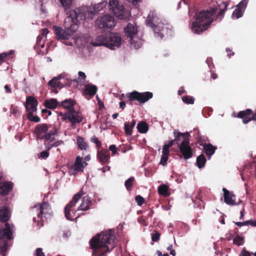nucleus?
I'll return each instance as SVG.
<instances>
[{
    "label": "nucleus",
    "instance_id": "nucleus-1",
    "mask_svg": "<svg viewBox=\"0 0 256 256\" xmlns=\"http://www.w3.org/2000/svg\"><path fill=\"white\" fill-rule=\"evenodd\" d=\"M86 18V14L80 8H76L70 11V14L64 21V29L56 26H54L57 39L68 40V42H64L67 46H72L74 44L78 46H84L85 42L83 36H79L76 38L72 36V35L78 30V22L83 20Z\"/></svg>",
    "mask_w": 256,
    "mask_h": 256
},
{
    "label": "nucleus",
    "instance_id": "nucleus-2",
    "mask_svg": "<svg viewBox=\"0 0 256 256\" xmlns=\"http://www.w3.org/2000/svg\"><path fill=\"white\" fill-rule=\"evenodd\" d=\"M114 236L112 230H108L98 234L90 241V248L96 256H105L114 247Z\"/></svg>",
    "mask_w": 256,
    "mask_h": 256
},
{
    "label": "nucleus",
    "instance_id": "nucleus-3",
    "mask_svg": "<svg viewBox=\"0 0 256 256\" xmlns=\"http://www.w3.org/2000/svg\"><path fill=\"white\" fill-rule=\"evenodd\" d=\"M214 12V10H211L210 11H202L197 14L196 20L193 22L192 26V32L199 34L206 30L213 21L212 16Z\"/></svg>",
    "mask_w": 256,
    "mask_h": 256
},
{
    "label": "nucleus",
    "instance_id": "nucleus-4",
    "mask_svg": "<svg viewBox=\"0 0 256 256\" xmlns=\"http://www.w3.org/2000/svg\"><path fill=\"white\" fill-rule=\"evenodd\" d=\"M148 26L152 27L157 37L162 38L168 32V29L166 24L156 15L155 12H151L148 16L146 21Z\"/></svg>",
    "mask_w": 256,
    "mask_h": 256
},
{
    "label": "nucleus",
    "instance_id": "nucleus-5",
    "mask_svg": "<svg viewBox=\"0 0 256 256\" xmlns=\"http://www.w3.org/2000/svg\"><path fill=\"white\" fill-rule=\"evenodd\" d=\"M60 123L58 122L55 123L52 129L49 132L46 133L42 137L44 139V144L46 148L50 150L52 147H57L64 144V141L62 140H56L55 138H52V136L55 135L58 131L60 127Z\"/></svg>",
    "mask_w": 256,
    "mask_h": 256
},
{
    "label": "nucleus",
    "instance_id": "nucleus-6",
    "mask_svg": "<svg viewBox=\"0 0 256 256\" xmlns=\"http://www.w3.org/2000/svg\"><path fill=\"white\" fill-rule=\"evenodd\" d=\"M14 226L6 222L0 230V253L5 252L8 248V241L12 238Z\"/></svg>",
    "mask_w": 256,
    "mask_h": 256
},
{
    "label": "nucleus",
    "instance_id": "nucleus-7",
    "mask_svg": "<svg viewBox=\"0 0 256 256\" xmlns=\"http://www.w3.org/2000/svg\"><path fill=\"white\" fill-rule=\"evenodd\" d=\"M84 117L82 114L74 110H68L64 114L62 120H68L70 123V126L74 129L82 122Z\"/></svg>",
    "mask_w": 256,
    "mask_h": 256
},
{
    "label": "nucleus",
    "instance_id": "nucleus-8",
    "mask_svg": "<svg viewBox=\"0 0 256 256\" xmlns=\"http://www.w3.org/2000/svg\"><path fill=\"white\" fill-rule=\"evenodd\" d=\"M116 24L114 18L110 14L101 16L96 22V26L102 29H112Z\"/></svg>",
    "mask_w": 256,
    "mask_h": 256
},
{
    "label": "nucleus",
    "instance_id": "nucleus-9",
    "mask_svg": "<svg viewBox=\"0 0 256 256\" xmlns=\"http://www.w3.org/2000/svg\"><path fill=\"white\" fill-rule=\"evenodd\" d=\"M110 10L119 19H122L125 13L123 4L118 0H110L108 4Z\"/></svg>",
    "mask_w": 256,
    "mask_h": 256
},
{
    "label": "nucleus",
    "instance_id": "nucleus-10",
    "mask_svg": "<svg viewBox=\"0 0 256 256\" xmlns=\"http://www.w3.org/2000/svg\"><path fill=\"white\" fill-rule=\"evenodd\" d=\"M122 38L117 34L111 33L107 36L106 47L111 50H116L120 47L122 44Z\"/></svg>",
    "mask_w": 256,
    "mask_h": 256
},
{
    "label": "nucleus",
    "instance_id": "nucleus-11",
    "mask_svg": "<svg viewBox=\"0 0 256 256\" xmlns=\"http://www.w3.org/2000/svg\"><path fill=\"white\" fill-rule=\"evenodd\" d=\"M152 93L149 92H138L136 91L130 93L128 98L130 100H136L141 103H144L152 98Z\"/></svg>",
    "mask_w": 256,
    "mask_h": 256
},
{
    "label": "nucleus",
    "instance_id": "nucleus-12",
    "mask_svg": "<svg viewBox=\"0 0 256 256\" xmlns=\"http://www.w3.org/2000/svg\"><path fill=\"white\" fill-rule=\"evenodd\" d=\"M79 199L80 194H75L73 197L72 200L66 206L64 210L65 216L68 220H72L74 216H75V213L77 210H75L72 208Z\"/></svg>",
    "mask_w": 256,
    "mask_h": 256
},
{
    "label": "nucleus",
    "instance_id": "nucleus-13",
    "mask_svg": "<svg viewBox=\"0 0 256 256\" xmlns=\"http://www.w3.org/2000/svg\"><path fill=\"white\" fill-rule=\"evenodd\" d=\"M189 144V140H184L178 144L180 150L185 160L190 158L193 154L192 148Z\"/></svg>",
    "mask_w": 256,
    "mask_h": 256
},
{
    "label": "nucleus",
    "instance_id": "nucleus-14",
    "mask_svg": "<svg viewBox=\"0 0 256 256\" xmlns=\"http://www.w3.org/2000/svg\"><path fill=\"white\" fill-rule=\"evenodd\" d=\"M87 163L86 162H82V158L80 156L76 158L74 164L72 167L70 172L72 174L75 175L77 172H82L84 168L86 166Z\"/></svg>",
    "mask_w": 256,
    "mask_h": 256
},
{
    "label": "nucleus",
    "instance_id": "nucleus-15",
    "mask_svg": "<svg viewBox=\"0 0 256 256\" xmlns=\"http://www.w3.org/2000/svg\"><path fill=\"white\" fill-rule=\"evenodd\" d=\"M224 202L228 205L235 206L239 204L241 201L236 202V196L232 192L228 190L226 188H222Z\"/></svg>",
    "mask_w": 256,
    "mask_h": 256
},
{
    "label": "nucleus",
    "instance_id": "nucleus-16",
    "mask_svg": "<svg viewBox=\"0 0 256 256\" xmlns=\"http://www.w3.org/2000/svg\"><path fill=\"white\" fill-rule=\"evenodd\" d=\"M248 3V0H242L238 4L236 8L233 12L232 16L236 18H238L242 16Z\"/></svg>",
    "mask_w": 256,
    "mask_h": 256
},
{
    "label": "nucleus",
    "instance_id": "nucleus-17",
    "mask_svg": "<svg viewBox=\"0 0 256 256\" xmlns=\"http://www.w3.org/2000/svg\"><path fill=\"white\" fill-rule=\"evenodd\" d=\"M49 204L48 202H42L41 204L36 205L32 208L33 213H36L38 219H41L42 215L44 213V211L48 209Z\"/></svg>",
    "mask_w": 256,
    "mask_h": 256
},
{
    "label": "nucleus",
    "instance_id": "nucleus-18",
    "mask_svg": "<svg viewBox=\"0 0 256 256\" xmlns=\"http://www.w3.org/2000/svg\"><path fill=\"white\" fill-rule=\"evenodd\" d=\"M26 108L28 112H34L37 110V100L32 96H28L26 100Z\"/></svg>",
    "mask_w": 256,
    "mask_h": 256
},
{
    "label": "nucleus",
    "instance_id": "nucleus-19",
    "mask_svg": "<svg viewBox=\"0 0 256 256\" xmlns=\"http://www.w3.org/2000/svg\"><path fill=\"white\" fill-rule=\"evenodd\" d=\"M11 212L10 210L6 206L0 207V221L6 222L10 218Z\"/></svg>",
    "mask_w": 256,
    "mask_h": 256
},
{
    "label": "nucleus",
    "instance_id": "nucleus-20",
    "mask_svg": "<svg viewBox=\"0 0 256 256\" xmlns=\"http://www.w3.org/2000/svg\"><path fill=\"white\" fill-rule=\"evenodd\" d=\"M124 32L126 36L132 38L136 36L138 32L137 27L134 24L129 23L125 28Z\"/></svg>",
    "mask_w": 256,
    "mask_h": 256
},
{
    "label": "nucleus",
    "instance_id": "nucleus-21",
    "mask_svg": "<svg viewBox=\"0 0 256 256\" xmlns=\"http://www.w3.org/2000/svg\"><path fill=\"white\" fill-rule=\"evenodd\" d=\"M252 111L248 109L246 111H241L238 114V116L242 119L244 124H247L252 120Z\"/></svg>",
    "mask_w": 256,
    "mask_h": 256
},
{
    "label": "nucleus",
    "instance_id": "nucleus-22",
    "mask_svg": "<svg viewBox=\"0 0 256 256\" xmlns=\"http://www.w3.org/2000/svg\"><path fill=\"white\" fill-rule=\"evenodd\" d=\"M110 155L109 151L107 150L104 149L98 152L97 157L101 163L105 164L108 162Z\"/></svg>",
    "mask_w": 256,
    "mask_h": 256
},
{
    "label": "nucleus",
    "instance_id": "nucleus-23",
    "mask_svg": "<svg viewBox=\"0 0 256 256\" xmlns=\"http://www.w3.org/2000/svg\"><path fill=\"white\" fill-rule=\"evenodd\" d=\"M107 36L108 34L98 36L91 42V44L94 46H104L106 47Z\"/></svg>",
    "mask_w": 256,
    "mask_h": 256
},
{
    "label": "nucleus",
    "instance_id": "nucleus-24",
    "mask_svg": "<svg viewBox=\"0 0 256 256\" xmlns=\"http://www.w3.org/2000/svg\"><path fill=\"white\" fill-rule=\"evenodd\" d=\"M107 36L108 34L98 36L91 42V44L94 46H104L106 47Z\"/></svg>",
    "mask_w": 256,
    "mask_h": 256
},
{
    "label": "nucleus",
    "instance_id": "nucleus-25",
    "mask_svg": "<svg viewBox=\"0 0 256 256\" xmlns=\"http://www.w3.org/2000/svg\"><path fill=\"white\" fill-rule=\"evenodd\" d=\"M92 200L88 196H84L76 210H87L89 209Z\"/></svg>",
    "mask_w": 256,
    "mask_h": 256
},
{
    "label": "nucleus",
    "instance_id": "nucleus-26",
    "mask_svg": "<svg viewBox=\"0 0 256 256\" xmlns=\"http://www.w3.org/2000/svg\"><path fill=\"white\" fill-rule=\"evenodd\" d=\"M12 188V184L10 182L0 183V194H7Z\"/></svg>",
    "mask_w": 256,
    "mask_h": 256
},
{
    "label": "nucleus",
    "instance_id": "nucleus-27",
    "mask_svg": "<svg viewBox=\"0 0 256 256\" xmlns=\"http://www.w3.org/2000/svg\"><path fill=\"white\" fill-rule=\"evenodd\" d=\"M174 134L175 136L174 140L177 144L178 142H183L184 140H189L188 138L189 134L188 132L182 133L175 130Z\"/></svg>",
    "mask_w": 256,
    "mask_h": 256
},
{
    "label": "nucleus",
    "instance_id": "nucleus-28",
    "mask_svg": "<svg viewBox=\"0 0 256 256\" xmlns=\"http://www.w3.org/2000/svg\"><path fill=\"white\" fill-rule=\"evenodd\" d=\"M62 78L61 76H59L58 78H54L48 82V85L54 88H61L63 86L62 82L60 80Z\"/></svg>",
    "mask_w": 256,
    "mask_h": 256
},
{
    "label": "nucleus",
    "instance_id": "nucleus-29",
    "mask_svg": "<svg viewBox=\"0 0 256 256\" xmlns=\"http://www.w3.org/2000/svg\"><path fill=\"white\" fill-rule=\"evenodd\" d=\"M130 44L132 48L138 49L140 48L142 44V40L140 38L136 36L130 38Z\"/></svg>",
    "mask_w": 256,
    "mask_h": 256
},
{
    "label": "nucleus",
    "instance_id": "nucleus-30",
    "mask_svg": "<svg viewBox=\"0 0 256 256\" xmlns=\"http://www.w3.org/2000/svg\"><path fill=\"white\" fill-rule=\"evenodd\" d=\"M62 4V6L64 8V12H66V14H68V10L71 8L72 5L73 0H58ZM70 10L69 12H70Z\"/></svg>",
    "mask_w": 256,
    "mask_h": 256
},
{
    "label": "nucleus",
    "instance_id": "nucleus-31",
    "mask_svg": "<svg viewBox=\"0 0 256 256\" xmlns=\"http://www.w3.org/2000/svg\"><path fill=\"white\" fill-rule=\"evenodd\" d=\"M76 104V102L71 98L66 99L61 102V105L65 108L68 110H74L72 106Z\"/></svg>",
    "mask_w": 256,
    "mask_h": 256
},
{
    "label": "nucleus",
    "instance_id": "nucleus-32",
    "mask_svg": "<svg viewBox=\"0 0 256 256\" xmlns=\"http://www.w3.org/2000/svg\"><path fill=\"white\" fill-rule=\"evenodd\" d=\"M44 104L48 108L54 109L58 106V102L56 99L50 98L45 100Z\"/></svg>",
    "mask_w": 256,
    "mask_h": 256
},
{
    "label": "nucleus",
    "instance_id": "nucleus-33",
    "mask_svg": "<svg viewBox=\"0 0 256 256\" xmlns=\"http://www.w3.org/2000/svg\"><path fill=\"white\" fill-rule=\"evenodd\" d=\"M49 128L50 127L48 126V124H40L36 126L35 131L38 134H42L43 133L46 132Z\"/></svg>",
    "mask_w": 256,
    "mask_h": 256
},
{
    "label": "nucleus",
    "instance_id": "nucleus-34",
    "mask_svg": "<svg viewBox=\"0 0 256 256\" xmlns=\"http://www.w3.org/2000/svg\"><path fill=\"white\" fill-rule=\"evenodd\" d=\"M204 150L206 155L210 159L211 156L214 153L216 148L214 147L210 144H206L204 147Z\"/></svg>",
    "mask_w": 256,
    "mask_h": 256
},
{
    "label": "nucleus",
    "instance_id": "nucleus-35",
    "mask_svg": "<svg viewBox=\"0 0 256 256\" xmlns=\"http://www.w3.org/2000/svg\"><path fill=\"white\" fill-rule=\"evenodd\" d=\"M85 91L87 94L93 96L96 92L97 88L94 85L86 84L85 86Z\"/></svg>",
    "mask_w": 256,
    "mask_h": 256
},
{
    "label": "nucleus",
    "instance_id": "nucleus-36",
    "mask_svg": "<svg viewBox=\"0 0 256 256\" xmlns=\"http://www.w3.org/2000/svg\"><path fill=\"white\" fill-rule=\"evenodd\" d=\"M77 144L79 148L81 150H86L88 148V144L84 141L82 138L80 136H77Z\"/></svg>",
    "mask_w": 256,
    "mask_h": 256
},
{
    "label": "nucleus",
    "instance_id": "nucleus-37",
    "mask_svg": "<svg viewBox=\"0 0 256 256\" xmlns=\"http://www.w3.org/2000/svg\"><path fill=\"white\" fill-rule=\"evenodd\" d=\"M137 128L140 133H146L148 132V124L144 122H139L137 125Z\"/></svg>",
    "mask_w": 256,
    "mask_h": 256
},
{
    "label": "nucleus",
    "instance_id": "nucleus-38",
    "mask_svg": "<svg viewBox=\"0 0 256 256\" xmlns=\"http://www.w3.org/2000/svg\"><path fill=\"white\" fill-rule=\"evenodd\" d=\"M169 152L170 151H166L165 150H162V156L160 162V164H162L164 166L166 165V162L168 158Z\"/></svg>",
    "mask_w": 256,
    "mask_h": 256
},
{
    "label": "nucleus",
    "instance_id": "nucleus-39",
    "mask_svg": "<svg viewBox=\"0 0 256 256\" xmlns=\"http://www.w3.org/2000/svg\"><path fill=\"white\" fill-rule=\"evenodd\" d=\"M134 178L131 176L124 182V186L127 190L130 191L132 189V187L134 184Z\"/></svg>",
    "mask_w": 256,
    "mask_h": 256
},
{
    "label": "nucleus",
    "instance_id": "nucleus-40",
    "mask_svg": "<svg viewBox=\"0 0 256 256\" xmlns=\"http://www.w3.org/2000/svg\"><path fill=\"white\" fill-rule=\"evenodd\" d=\"M106 4V1H103L101 2H100L98 4H96L93 6V12L94 14H96L101 10H102Z\"/></svg>",
    "mask_w": 256,
    "mask_h": 256
},
{
    "label": "nucleus",
    "instance_id": "nucleus-41",
    "mask_svg": "<svg viewBox=\"0 0 256 256\" xmlns=\"http://www.w3.org/2000/svg\"><path fill=\"white\" fill-rule=\"evenodd\" d=\"M206 162V160L204 154H200L196 158L197 166L200 168L204 166Z\"/></svg>",
    "mask_w": 256,
    "mask_h": 256
},
{
    "label": "nucleus",
    "instance_id": "nucleus-42",
    "mask_svg": "<svg viewBox=\"0 0 256 256\" xmlns=\"http://www.w3.org/2000/svg\"><path fill=\"white\" fill-rule=\"evenodd\" d=\"M158 192L160 194L164 196H168L169 193L168 192V188L166 185L162 184L158 186Z\"/></svg>",
    "mask_w": 256,
    "mask_h": 256
},
{
    "label": "nucleus",
    "instance_id": "nucleus-43",
    "mask_svg": "<svg viewBox=\"0 0 256 256\" xmlns=\"http://www.w3.org/2000/svg\"><path fill=\"white\" fill-rule=\"evenodd\" d=\"M233 241L234 244L238 246H241L244 244V238L239 236H236L234 238Z\"/></svg>",
    "mask_w": 256,
    "mask_h": 256
},
{
    "label": "nucleus",
    "instance_id": "nucleus-44",
    "mask_svg": "<svg viewBox=\"0 0 256 256\" xmlns=\"http://www.w3.org/2000/svg\"><path fill=\"white\" fill-rule=\"evenodd\" d=\"M182 101L187 104H193L194 98L192 96H184L182 98Z\"/></svg>",
    "mask_w": 256,
    "mask_h": 256
},
{
    "label": "nucleus",
    "instance_id": "nucleus-45",
    "mask_svg": "<svg viewBox=\"0 0 256 256\" xmlns=\"http://www.w3.org/2000/svg\"><path fill=\"white\" fill-rule=\"evenodd\" d=\"M14 53V51L13 50H10L8 52H3L0 54V63L4 61V59L8 56L13 54Z\"/></svg>",
    "mask_w": 256,
    "mask_h": 256
},
{
    "label": "nucleus",
    "instance_id": "nucleus-46",
    "mask_svg": "<svg viewBox=\"0 0 256 256\" xmlns=\"http://www.w3.org/2000/svg\"><path fill=\"white\" fill-rule=\"evenodd\" d=\"M28 118L32 122H38L40 121V118L38 116H35L32 114V112H28Z\"/></svg>",
    "mask_w": 256,
    "mask_h": 256
},
{
    "label": "nucleus",
    "instance_id": "nucleus-47",
    "mask_svg": "<svg viewBox=\"0 0 256 256\" xmlns=\"http://www.w3.org/2000/svg\"><path fill=\"white\" fill-rule=\"evenodd\" d=\"M46 150H44L40 153L38 158L41 159H46L48 158L49 156L48 150L47 148Z\"/></svg>",
    "mask_w": 256,
    "mask_h": 256
},
{
    "label": "nucleus",
    "instance_id": "nucleus-48",
    "mask_svg": "<svg viewBox=\"0 0 256 256\" xmlns=\"http://www.w3.org/2000/svg\"><path fill=\"white\" fill-rule=\"evenodd\" d=\"M132 127L130 126L128 123L124 124V130L126 133L128 135H130L132 134Z\"/></svg>",
    "mask_w": 256,
    "mask_h": 256
},
{
    "label": "nucleus",
    "instance_id": "nucleus-49",
    "mask_svg": "<svg viewBox=\"0 0 256 256\" xmlns=\"http://www.w3.org/2000/svg\"><path fill=\"white\" fill-rule=\"evenodd\" d=\"M135 200L138 206H142L144 202V199L140 196L138 195L136 196Z\"/></svg>",
    "mask_w": 256,
    "mask_h": 256
},
{
    "label": "nucleus",
    "instance_id": "nucleus-50",
    "mask_svg": "<svg viewBox=\"0 0 256 256\" xmlns=\"http://www.w3.org/2000/svg\"><path fill=\"white\" fill-rule=\"evenodd\" d=\"M48 30L47 28H43L42 30L41 36L38 37V41L40 40V38L46 37V34H48Z\"/></svg>",
    "mask_w": 256,
    "mask_h": 256
},
{
    "label": "nucleus",
    "instance_id": "nucleus-51",
    "mask_svg": "<svg viewBox=\"0 0 256 256\" xmlns=\"http://www.w3.org/2000/svg\"><path fill=\"white\" fill-rule=\"evenodd\" d=\"M174 142H176L174 140H170V142H169L168 144H165L162 150H165L166 151H170L169 150L170 147L172 146L174 144Z\"/></svg>",
    "mask_w": 256,
    "mask_h": 256
},
{
    "label": "nucleus",
    "instance_id": "nucleus-52",
    "mask_svg": "<svg viewBox=\"0 0 256 256\" xmlns=\"http://www.w3.org/2000/svg\"><path fill=\"white\" fill-rule=\"evenodd\" d=\"M160 238V234L158 232H156L154 234H152V240L153 242H156L158 241Z\"/></svg>",
    "mask_w": 256,
    "mask_h": 256
},
{
    "label": "nucleus",
    "instance_id": "nucleus-53",
    "mask_svg": "<svg viewBox=\"0 0 256 256\" xmlns=\"http://www.w3.org/2000/svg\"><path fill=\"white\" fill-rule=\"evenodd\" d=\"M252 254V252H250L245 250H242L240 254V256H252L251 254Z\"/></svg>",
    "mask_w": 256,
    "mask_h": 256
},
{
    "label": "nucleus",
    "instance_id": "nucleus-54",
    "mask_svg": "<svg viewBox=\"0 0 256 256\" xmlns=\"http://www.w3.org/2000/svg\"><path fill=\"white\" fill-rule=\"evenodd\" d=\"M36 256H45V254L42 251V248H38L36 250Z\"/></svg>",
    "mask_w": 256,
    "mask_h": 256
},
{
    "label": "nucleus",
    "instance_id": "nucleus-55",
    "mask_svg": "<svg viewBox=\"0 0 256 256\" xmlns=\"http://www.w3.org/2000/svg\"><path fill=\"white\" fill-rule=\"evenodd\" d=\"M109 150L112 152V154H115L117 152V148L115 145H111L109 147Z\"/></svg>",
    "mask_w": 256,
    "mask_h": 256
},
{
    "label": "nucleus",
    "instance_id": "nucleus-56",
    "mask_svg": "<svg viewBox=\"0 0 256 256\" xmlns=\"http://www.w3.org/2000/svg\"><path fill=\"white\" fill-rule=\"evenodd\" d=\"M246 225H250L252 226H256V220H246Z\"/></svg>",
    "mask_w": 256,
    "mask_h": 256
},
{
    "label": "nucleus",
    "instance_id": "nucleus-57",
    "mask_svg": "<svg viewBox=\"0 0 256 256\" xmlns=\"http://www.w3.org/2000/svg\"><path fill=\"white\" fill-rule=\"evenodd\" d=\"M92 141L93 142H94L95 144H96L98 146H100L101 145V142L98 140V138L96 136H94V137L92 138Z\"/></svg>",
    "mask_w": 256,
    "mask_h": 256
},
{
    "label": "nucleus",
    "instance_id": "nucleus-58",
    "mask_svg": "<svg viewBox=\"0 0 256 256\" xmlns=\"http://www.w3.org/2000/svg\"><path fill=\"white\" fill-rule=\"evenodd\" d=\"M78 76L79 78H81L84 80L86 78L85 74L81 71L78 72Z\"/></svg>",
    "mask_w": 256,
    "mask_h": 256
},
{
    "label": "nucleus",
    "instance_id": "nucleus-59",
    "mask_svg": "<svg viewBox=\"0 0 256 256\" xmlns=\"http://www.w3.org/2000/svg\"><path fill=\"white\" fill-rule=\"evenodd\" d=\"M235 224L238 226H242L246 225V221L244 222H235Z\"/></svg>",
    "mask_w": 256,
    "mask_h": 256
},
{
    "label": "nucleus",
    "instance_id": "nucleus-60",
    "mask_svg": "<svg viewBox=\"0 0 256 256\" xmlns=\"http://www.w3.org/2000/svg\"><path fill=\"white\" fill-rule=\"evenodd\" d=\"M86 194V192L84 191V186H83L80 190L79 192H78V194H80V198L82 196L83 194Z\"/></svg>",
    "mask_w": 256,
    "mask_h": 256
},
{
    "label": "nucleus",
    "instance_id": "nucleus-61",
    "mask_svg": "<svg viewBox=\"0 0 256 256\" xmlns=\"http://www.w3.org/2000/svg\"><path fill=\"white\" fill-rule=\"evenodd\" d=\"M4 88L6 93H10L12 92L11 89L8 85H5Z\"/></svg>",
    "mask_w": 256,
    "mask_h": 256
},
{
    "label": "nucleus",
    "instance_id": "nucleus-62",
    "mask_svg": "<svg viewBox=\"0 0 256 256\" xmlns=\"http://www.w3.org/2000/svg\"><path fill=\"white\" fill-rule=\"evenodd\" d=\"M12 114L16 116H19L20 115V112L19 110L16 109H13Z\"/></svg>",
    "mask_w": 256,
    "mask_h": 256
},
{
    "label": "nucleus",
    "instance_id": "nucleus-63",
    "mask_svg": "<svg viewBox=\"0 0 256 256\" xmlns=\"http://www.w3.org/2000/svg\"><path fill=\"white\" fill-rule=\"evenodd\" d=\"M245 214V210H244V208H243L241 211H240V220H242L243 219V217L244 216V214Z\"/></svg>",
    "mask_w": 256,
    "mask_h": 256
},
{
    "label": "nucleus",
    "instance_id": "nucleus-64",
    "mask_svg": "<svg viewBox=\"0 0 256 256\" xmlns=\"http://www.w3.org/2000/svg\"><path fill=\"white\" fill-rule=\"evenodd\" d=\"M126 106V103L124 102H120V107L122 110H124Z\"/></svg>",
    "mask_w": 256,
    "mask_h": 256
}]
</instances>
